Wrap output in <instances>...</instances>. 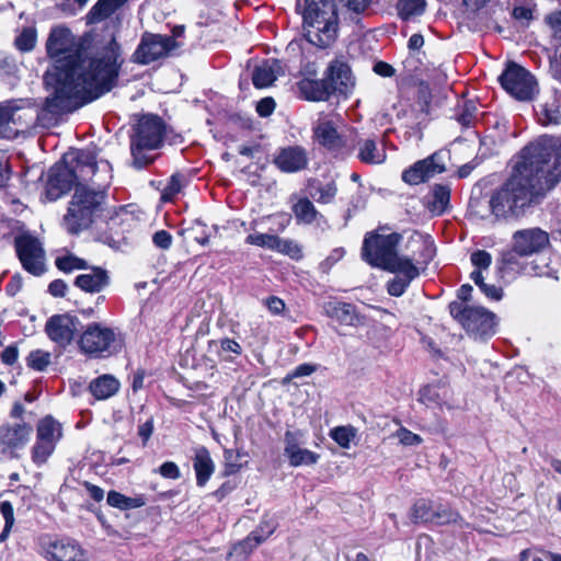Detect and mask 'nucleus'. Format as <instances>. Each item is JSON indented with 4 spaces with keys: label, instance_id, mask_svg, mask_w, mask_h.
Masks as SVG:
<instances>
[{
    "label": "nucleus",
    "instance_id": "nucleus-1",
    "mask_svg": "<svg viewBox=\"0 0 561 561\" xmlns=\"http://www.w3.org/2000/svg\"><path fill=\"white\" fill-rule=\"evenodd\" d=\"M72 45L73 35L69 28H51L46 50L59 65L54 73L45 76L49 93L37 112V121L43 127L56 126L64 115L99 99L116 85L123 59L115 33L92 56L81 50L67 55Z\"/></svg>",
    "mask_w": 561,
    "mask_h": 561
},
{
    "label": "nucleus",
    "instance_id": "nucleus-2",
    "mask_svg": "<svg viewBox=\"0 0 561 561\" xmlns=\"http://www.w3.org/2000/svg\"><path fill=\"white\" fill-rule=\"evenodd\" d=\"M520 159L512 175L490 197L491 213L497 219L518 218L526 207L549 192L536 169L523 157V151Z\"/></svg>",
    "mask_w": 561,
    "mask_h": 561
},
{
    "label": "nucleus",
    "instance_id": "nucleus-3",
    "mask_svg": "<svg viewBox=\"0 0 561 561\" xmlns=\"http://www.w3.org/2000/svg\"><path fill=\"white\" fill-rule=\"evenodd\" d=\"M99 188L77 184L64 218V226L71 234H77L89 228L98 218L104 217L111 230L125 224L130 214L125 206L106 208V192L101 183Z\"/></svg>",
    "mask_w": 561,
    "mask_h": 561
},
{
    "label": "nucleus",
    "instance_id": "nucleus-4",
    "mask_svg": "<svg viewBox=\"0 0 561 561\" xmlns=\"http://www.w3.org/2000/svg\"><path fill=\"white\" fill-rule=\"evenodd\" d=\"M306 41L318 47L331 46L337 36V10L334 0H305L302 11Z\"/></svg>",
    "mask_w": 561,
    "mask_h": 561
},
{
    "label": "nucleus",
    "instance_id": "nucleus-5",
    "mask_svg": "<svg viewBox=\"0 0 561 561\" xmlns=\"http://www.w3.org/2000/svg\"><path fill=\"white\" fill-rule=\"evenodd\" d=\"M164 136L165 124L161 117L154 114L142 115L130 137L133 165L141 169L153 162L156 156L151 152L163 145Z\"/></svg>",
    "mask_w": 561,
    "mask_h": 561
},
{
    "label": "nucleus",
    "instance_id": "nucleus-6",
    "mask_svg": "<svg viewBox=\"0 0 561 561\" xmlns=\"http://www.w3.org/2000/svg\"><path fill=\"white\" fill-rule=\"evenodd\" d=\"M522 151L549 191L561 181V139L543 136Z\"/></svg>",
    "mask_w": 561,
    "mask_h": 561
},
{
    "label": "nucleus",
    "instance_id": "nucleus-7",
    "mask_svg": "<svg viewBox=\"0 0 561 561\" xmlns=\"http://www.w3.org/2000/svg\"><path fill=\"white\" fill-rule=\"evenodd\" d=\"M13 233V245L23 268L34 276H41L46 271V253L38 238L24 229L18 220H3Z\"/></svg>",
    "mask_w": 561,
    "mask_h": 561
},
{
    "label": "nucleus",
    "instance_id": "nucleus-8",
    "mask_svg": "<svg viewBox=\"0 0 561 561\" xmlns=\"http://www.w3.org/2000/svg\"><path fill=\"white\" fill-rule=\"evenodd\" d=\"M448 309L450 316L476 339H484L494 334L495 314L485 308L451 301Z\"/></svg>",
    "mask_w": 561,
    "mask_h": 561
},
{
    "label": "nucleus",
    "instance_id": "nucleus-9",
    "mask_svg": "<svg viewBox=\"0 0 561 561\" xmlns=\"http://www.w3.org/2000/svg\"><path fill=\"white\" fill-rule=\"evenodd\" d=\"M402 236L397 232L381 234L377 231L366 233L362 257L371 266L385 270L398 254L397 248Z\"/></svg>",
    "mask_w": 561,
    "mask_h": 561
},
{
    "label": "nucleus",
    "instance_id": "nucleus-10",
    "mask_svg": "<svg viewBox=\"0 0 561 561\" xmlns=\"http://www.w3.org/2000/svg\"><path fill=\"white\" fill-rule=\"evenodd\" d=\"M502 88L519 101H530L538 93L536 78L516 62H508L499 77Z\"/></svg>",
    "mask_w": 561,
    "mask_h": 561
},
{
    "label": "nucleus",
    "instance_id": "nucleus-11",
    "mask_svg": "<svg viewBox=\"0 0 561 561\" xmlns=\"http://www.w3.org/2000/svg\"><path fill=\"white\" fill-rule=\"evenodd\" d=\"M62 437V426L51 415L38 421L36 426V440L32 448V460L36 466L44 465L56 449Z\"/></svg>",
    "mask_w": 561,
    "mask_h": 561
},
{
    "label": "nucleus",
    "instance_id": "nucleus-12",
    "mask_svg": "<svg viewBox=\"0 0 561 561\" xmlns=\"http://www.w3.org/2000/svg\"><path fill=\"white\" fill-rule=\"evenodd\" d=\"M176 47V41L170 35L145 32L131 56V61L138 65H149L169 56Z\"/></svg>",
    "mask_w": 561,
    "mask_h": 561
},
{
    "label": "nucleus",
    "instance_id": "nucleus-13",
    "mask_svg": "<svg viewBox=\"0 0 561 561\" xmlns=\"http://www.w3.org/2000/svg\"><path fill=\"white\" fill-rule=\"evenodd\" d=\"M39 547L46 561H88L85 550L70 537L45 535L39 538Z\"/></svg>",
    "mask_w": 561,
    "mask_h": 561
},
{
    "label": "nucleus",
    "instance_id": "nucleus-14",
    "mask_svg": "<svg viewBox=\"0 0 561 561\" xmlns=\"http://www.w3.org/2000/svg\"><path fill=\"white\" fill-rule=\"evenodd\" d=\"M499 273L502 278L513 279L517 275L543 276L545 266L538 265L536 260L517 251L513 245L502 253L497 262Z\"/></svg>",
    "mask_w": 561,
    "mask_h": 561
},
{
    "label": "nucleus",
    "instance_id": "nucleus-15",
    "mask_svg": "<svg viewBox=\"0 0 561 561\" xmlns=\"http://www.w3.org/2000/svg\"><path fill=\"white\" fill-rule=\"evenodd\" d=\"M313 137L335 158L345 159L355 149L354 139L339 133L331 121H320L313 128Z\"/></svg>",
    "mask_w": 561,
    "mask_h": 561
},
{
    "label": "nucleus",
    "instance_id": "nucleus-16",
    "mask_svg": "<svg viewBox=\"0 0 561 561\" xmlns=\"http://www.w3.org/2000/svg\"><path fill=\"white\" fill-rule=\"evenodd\" d=\"M116 340V333L112 328L101 323H90L83 330L79 339V347L92 357H103L108 353Z\"/></svg>",
    "mask_w": 561,
    "mask_h": 561
},
{
    "label": "nucleus",
    "instance_id": "nucleus-17",
    "mask_svg": "<svg viewBox=\"0 0 561 561\" xmlns=\"http://www.w3.org/2000/svg\"><path fill=\"white\" fill-rule=\"evenodd\" d=\"M324 77L332 95L346 98L355 87V78L350 65L342 58H335L330 62Z\"/></svg>",
    "mask_w": 561,
    "mask_h": 561
},
{
    "label": "nucleus",
    "instance_id": "nucleus-18",
    "mask_svg": "<svg viewBox=\"0 0 561 561\" xmlns=\"http://www.w3.org/2000/svg\"><path fill=\"white\" fill-rule=\"evenodd\" d=\"M79 325L77 317L69 313L55 314L47 320L45 332L54 343L65 348L71 344Z\"/></svg>",
    "mask_w": 561,
    "mask_h": 561
},
{
    "label": "nucleus",
    "instance_id": "nucleus-19",
    "mask_svg": "<svg viewBox=\"0 0 561 561\" xmlns=\"http://www.w3.org/2000/svg\"><path fill=\"white\" fill-rule=\"evenodd\" d=\"M77 185V174L73 168H70L62 160L50 168L46 185V197L50 202L57 201L68 193L73 185Z\"/></svg>",
    "mask_w": 561,
    "mask_h": 561
},
{
    "label": "nucleus",
    "instance_id": "nucleus-20",
    "mask_svg": "<svg viewBox=\"0 0 561 561\" xmlns=\"http://www.w3.org/2000/svg\"><path fill=\"white\" fill-rule=\"evenodd\" d=\"M512 245L531 257L549 245V234L537 227L517 230L512 236Z\"/></svg>",
    "mask_w": 561,
    "mask_h": 561
},
{
    "label": "nucleus",
    "instance_id": "nucleus-21",
    "mask_svg": "<svg viewBox=\"0 0 561 561\" xmlns=\"http://www.w3.org/2000/svg\"><path fill=\"white\" fill-rule=\"evenodd\" d=\"M446 170L445 164L440 161V156L434 153L431 157L420 160L404 170L402 180L410 185H417Z\"/></svg>",
    "mask_w": 561,
    "mask_h": 561
},
{
    "label": "nucleus",
    "instance_id": "nucleus-22",
    "mask_svg": "<svg viewBox=\"0 0 561 561\" xmlns=\"http://www.w3.org/2000/svg\"><path fill=\"white\" fill-rule=\"evenodd\" d=\"M300 433L287 431L284 435V455L291 467L312 466L318 462L320 455L300 447Z\"/></svg>",
    "mask_w": 561,
    "mask_h": 561
},
{
    "label": "nucleus",
    "instance_id": "nucleus-23",
    "mask_svg": "<svg viewBox=\"0 0 561 561\" xmlns=\"http://www.w3.org/2000/svg\"><path fill=\"white\" fill-rule=\"evenodd\" d=\"M308 163V152L300 146L282 148L274 158V164L285 173H296L305 170Z\"/></svg>",
    "mask_w": 561,
    "mask_h": 561
},
{
    "label": "nucleus",
    "instance_id": "nucleus-24",
    "mask_svg": "<svg viewBox=\"0 0 561 561\" xmlns=\"http://www.w3.org/2000/svg\"><path fill=\"white\" fill-rule=\"evenodd\" d=\"M245 243L260 248L276 251L283 254L294 256L300 252L298 245L291 240H285L276 234L270 233H252L245 238Z\"/></svg>",
    "mask_w": 561,
    "mask_h": 561
},
{
    "label": "nucleus",
    "instance_id": "nucleus-25",
    "mask_svg": "<svg viewBox=\"0 0 561 561\" xmlns=\"http://www.w3.org/2000/svg\"><path fill=\"white\" fill-rule=\"evenodd\" d=\"M33 428L23 421L8 424L2 428V451L23 448L30 440Z\"/></svg>",
    "mask_w": 561,
    "mask_h": 561
},
{
    "label": "nucleus",
    "instance_id": "nucleus-26",
    "mask_svg": "<svg viewBox=\"0 0 561 561\" xmlns=\"http://www.w3.org/2000/svg\"><path fill=\"white\" fill-rule=\"evenodd\" d=\"M297 89L301 99L311 102L328 101L332 96L325 77L322 79L304 78L297 82Z\"/></svg>",
    "mask_w": 561,
    "mask_h": 561
},
{
    "label": "nucleus",
    "instance_id": "nucleus-27",
    "mask_svg": "<svg viewBox=\"0 0 561 561\" xmlns=\"http://www.w3.org/2000/svg\"><path fill=\"white\" fill-rule=\"evenodd\" d=\"M89 272L80 274L75 279V285L87 293H100L110 283L106 270L102 267H89Z\"/></svg>",
    "mask_w": 561,
    "mask_h": 561
},
{
    "label": "nucleus",
    "instance_id": "nucleus-28",
    "mask_svg": "<svg viewBox=\"0 0 561 561\" xmlns=\"http://www.w3.org/2000/svg\"><path fill=\"white\" fill-rule=\"evenodd\" d=\"M357 148V158L366 164H380L386 160V151L381 145H378L375 138H358L354 140Z\"/></svg>",
    "mask_w": 561,
    "mask_h": 561
},
{
    "label": "nucleus",
    "instance_id": "nucleus-29",
    "mask_svg": "<svg viewBox=\"0 0 561 561\" xmlns=\"http://www.w3.org/2000/svg\"><path fill=\"white\" fill-rule=\"evenodd\" d=\"M193 468L196 474V484L204 486L215 471V462L205 446H198L194 449Z\"/></svg>",
    "mask_w": 561,
    "mask_h": 561
},
{
    "label": "nucleus",
    "instance_id": "nucleus-30",
    "mask_svg": "<svg viewBox=\"0 0 561 561\" xmlns=\"http://www.w3.org/2000/svg\"><path fill=\"white\" fill-rule=\"evenodd\" d=\"M280 73V62L276 59H267L254 67L252 71V82L255 88H267L274 83Z\"/></svg>",
    "mask_w": 561,
    "mask_h": 561
},
{
    "label": "nucleus",
    "instance_id": "nucleus-31",
    "mask_svg": "<svg viewBox=\"0 0 561 561\" xmlns=\"http://www.w3.org/2000/svg\"><path fill=\"white\" fill-rule=\"evenodd\" d=\"M325 311L329 317L344 325H356L359 322L356 307L344 301L330 302Z\"/></svg>",
    "mask_w": 561,
    "mask_h": 561
},
{
    "label": "nucleus",
    "instance_id": "nucleus-32",
    "mask_svg": "<svg viewBox=\"0 0 561 561\" xmlns=\"http://www.w3.org/2000/svg\"><path fill=\"white\" fill-rule=\"evenodd\" d=\"M450 201V188L447 185L436 184L425 197L426 208L436 216L445 213Z\"/></svg>",
    "mask_w": 561,
    "mask_h": 561
},
{
    "label": "nucleus",
    "instance_id": "nucleus-33",
    "mask_svg": "<svg viewBox=\"0 0 561 561\" xmlns=\"http://www.w3.org/2000/svg\"><path fill=\"white\" fill-rule=\"evenodd\" d=\"M62 160L69 167L88 168L89 172H96L100 168L96 162L95 150L92 148H84L67 152L62 157Z\"/></svg>",
    "mask_w": 561,
    "mask_h": 561
},
{
    "label": "nucleus",
    "instance_id": "nucleus-34",
    "mask_svg": "<svg viewBox=\"0 0 561 561\" xmlns=\"http://www.w3.org/2000/svg\"><path fill=\"white\" fill-rule=\"evenodd\" d=\"M128 0H98L87 14L88 24H96L110 18L116 10L123 7Z\"/></svg>",
    "mask_w": 561,
    "mask_h": 561
},
{
    "label": "nucleus",
    "instance_id": "nucleus-35",
    "mask_svg": "<svg viewBox=\"0 0 561 561\" xmlns=\"http://www.w3.org/2000/svg\"><path fill=\"white\" fill-rule=\"evenodd\" d=\"M295 219L298 224L311 225L322 215L317 210L308 197L299 198L291 207Z\"/></svg>",
    "mask_w": 561,
    "mask_h": 561
},
{
    "label": "nucleus",
    "instance_id": "nucleus-36",
    "mask_svg": "<svg viewBox=\"0 0 561 561\" xmlns=\"http://www.w3.org/2000/svg\"><path fill=\"white\" fill-rule=\"evenodd\" d=\"M118 389V380L110 375H103L90 383V391L98 400H105L114 396Z\"/></svg>",
    "mask_w": 561,
    "mask_h": 561
},
{
    "label": "nucleus",
    "instance_id": "nucleus-37",
    "mask_svg": "<svg viewBox=\"0 0 561 561\" xmlns=\"http://www.w3.org/2000/svg\"><path fill=\"white\" fill-rule=\"evenodd\" d=\"M385 271L396 273L397 276L412 282L420 275V271L416 265L413 264L412 259L407 256H400L397 254L389 265L385 267Z\"/></svg>",
    "mask_w": 561,
    "mask_h": 561
},
{
    "label": "nucleus",
    "instance_id": "nucleus-38",
    "mask_svg": "<svg viewBox=\"0 0 561 561\" xmlns=\"http://www.w3.org/2000/svg\"><path fill=\"white\" fill-rule=\"evenodd\" d=\"M337 194V186L334 181L322 183L314 180L310 184V196L319 204H330Z\"/></svg>",
    "mask_w": 561,
    "mask_h": 561
},
{
    "label": "nucleus",
    "instance_id": "nucleus-39",
    "mask_svg": "<svg viewBox=\"0 0 561 561\" xmlns=\"http://www.w3.org/2000/svg\"><path fill=\"white\" fill-rule=\"evenodd\" d=\"M106 502L110 506L119 508L121 511L139 508L146 504L144 495L129 497L117 491H110L107 493Z\"/></svg>",
    "mask_w": 561,
    "mask_h": 561
},
{
    "label": "nucleus",
    "instance_id": "nucleus-40",
    "mask_svg": "<svg viewBox=\"0 0 561 561\" xmlns=\"http://www.w3.org/2000/svg\"><path fill=\"white\" fill-rule=\"evenodd\" d=\"M433 515L432 524L435 525L457 524L460 528L468 526L459 513L445 505L434 507Z\"/></svg>",
    "mask_w": 561,
    "mask_h": 561
},
{
    "label": "nucleus",
    "instance_id": "nucleus-41",
    "mask_svg": "<svg viewBox=\"0 0 561 561\" xmlns=\"http://www.w3.org/2000/svg\"><path fill=\"white\" fill-rule=\"evenodd\" d=\"M456 121L465 128L474 126L478 119V107L474 101H465L455 114Z\"/></svg>",
    "mask_w": 561,
    "mask_h": 561
},
{
    "label": "nucleus",
    "instance_id": "nucleus-42",
    "mask_svg": "<svg viewBox=\"0 0 561 561\" xmlns=\"http://www.w3.org/2000/svg\"><path fill=\"white\" fill-rule=\"evenodd\" d=\"M433 510L434 506L431 501L421 499L414 503L411 508L410 519L417 523H431L433 520Z\"/></svg>",
    "mask_w": 561,
    "mask_h": 561
},
{
    "label": "nucleus",
    "instance_id": "nucleus-43",
    "mask_svg": "<svg viewBox=\"0 0 561 561\" xmlns=\"http://www.w3.org/2000/svg\"><path fill=\"white\" fill-rule=\"evenodd\" d=\"M537 115L542 125H558L561 119V112L557 100L541 104Z\"/></svg>",
    "mask_w": 561,
    "mask_h": 561
},
{
    "label": "nucleus",
    "instance_id": "nucleus-44",
    "mask_svg": "<svg viewBox=\"0 0 561 561\" xmlns=\"http://www.w3.org/2000/svg\"><path fill=\"white\" fill-rule=\"evenodd\" d=\"M425 0H398L397 11L402 20H409L412 16L421 15L425 11Z\"/></svg>",
    "mask_w": 561,
    "mask_h": 561
},
{
    "label": "nucleus",
    "instance_id": "nucleus-45",
    "mask_svg": "<svg viewBox=\"0 0 561 561\" xmlns=\"http://www.w3.org/2000/svg\"><path fill=\"white\" fill-rule=\"evenodd\" d=\"M51 362V355L47 351L34 350L26 357V365L36 370L44 371Z\"/></svg>",
    "mask_w": 561,
    "mask_h": 561
},
{
    "label": "nucleus",
    "instance_id": "nucleus-46",
    "mask_svg": "<svg viewBox=\"0 0 561 561\" xmlns=\"http://www.w3.org/2000/svg\"><path fill=\"white\" fill-rule=\"evenodd\" d=\"M355 436L356 430L353 426H337L330 432V437L342 448H348Z\"/></svg>",
    "mask_w": 561,
    "mask_h": 561
},
{
    "label": "nucleus",
    "instance_id": "nucleus-47",
    "mask_svg": "<svg viewBox=\"0 0 561 561\" xmlns=\"http://www.w3.org/2000/svg\"><path fill=\"white\" fill-rule=\"evenodd\" d=\"M184 175L180 173L173 174L162 191L161 199L163 202H172L173 198L181 192L182 187L184 186Z\"/></svg>",
    "mask_w": 561,
    "mask_h": 561
},
{
    "label": "nucleus",
    "instance_id": "nucleus-48",
    "mask_svg": "<svg viewBox=\"0 0 561 561\" xmlns=\"http://www.w3.org/2000/svg\"><path fill=\"white\" fill-rule=\"evenodd\" d=\"M58 270L70 273L76 270H87V262L83 259L77 257L72 254L58 256L55 261Z\"/></svg>",
    "mask_w": 561,
    "mask_h": 561
},
{
    "label": "nucleus",
    "instance_id": "nucleus-49",
    "mask_svg": "<svg viewBox=\"0 0 561 561\" xmlns=\"http://www.w3.org/2000/svg\"><path fill=\"white\" fill-rule=\"evenodd\" d=\"M14 44L21 51H30L36 44V30L33 27L24 28L20 35L16 36Z\"/></svg>",
    "mask_w": 561,
    "mask_h": 561
},
{
    "label": "nucleus",
    "instance_id": "nucleus-50",
    "mask_svg": "<svg viewBox=\"0 0 561 561\" xmlns=\"http://www.w3.org/2000/svg\"><path fill=\"white\" fill-rule=\"evenodd\" d=\"M263 542V536L259 531H252L244 540L237 543L233 548L236 553H250L254 548Z\"/></svg>",
    "mask_w": 561,
    "mask_h": 561
},
{
    "label": "nucleus",
    "instance_id": "nucleus-51",
    "mask_svg": "<svg viewBox=\"0 0 561 561\" xmlns=\"http://www.w3.org/2000/svg\"><path fill=\"white\" fill-rule=\"evenodd\" d=\"M263 542V536L259 531H252L244 540L237 543L233 548L236 553H250L254 548Z\"/></svg>",
    "mask_w": 561,
    "mask_h": 561
},
{
    "label": "nucleus",
    "instance_id": "nucleus-52",
    "mask_svg": "<svg viewBox=\"0 0 561 561\" xmlns=\"http://www.w3.org/2000/svg\"><path fill=\"white\" fill-rule=\"evenodd\" d=\"M396 437L399 439L400 444L404 446H416L423 442L420 435L412 433L405 427H400L396 432Z\"/></svg>",
    "mask_w": 561,
    "mask_h": 561
},
{
    "label": "nucleus",
    "instance_id": "nucleus-53",
    "mask_svg": "<svg viewBox=\"0 0 561 561\" xmlns=\"http://www.w3.org/2000/svg\"><path fill=\"white\" fill-rule=\"evenodd\" d=\"M153 472L159 473L164 479L176 480L181 477L179 466L173 461H165L159 468L154 469Z\"/></svg>",
    "mask_w": 561,
    "mask_h": 561
},
{
    "label": "nucleus",
    "instance_id": "nucleus-54",
    "mask_svg": "<svg viewBox=\"0 0 561 561\" xmlns=\"http://www.w3.org/2000/svg\"><path fill=\"white\" fill-rule=\"evenodd\" d=\"M410 284V280H407L401 276H396L392 280L388 283L387 289L390 296L400 297L401 295L404 294Z\"/></svg>",
    "mask_w": 561,
    "mask_h": 561
},
{
    "label": "nucleus",
    "instance_id": "nucleus-55",
    "mask_svg": "<svg viewBox=\"0 0 561 561\" xmlns=\"http://www.w3.org/2000/svg\"><path fill=\"white\" fill-rule=\"evenodd\" d=\"M2 517L4 518V528L2 529V541H4L14 523L13 507L8 501L2 502Z\"/></svg>",
    "mask_w": 561,
    "mask_h": 561
},
{
    "label": "nucleus",
    "instance_id": "nucleus-56",
    "mask_svg": "<svg viewBox=\"0 0 561 561\" xmlns=\"http://www.w3.org/2000/svg\"><path fill=\"white\" fill-rule=\"evenodd\" d=\"M471 263L478 267V270H488L492 263V257L485 250H477L470 256Z\"/></svg>",
    "mask_w": 561,
    "mask_h": 561
},
{
    "label": "nucleus",
    "instance_id": "nucleus-57",
    "mask_svg": "<svg viewBox=\"0 0 561 561\" xmlns=\"http://www.w3.org/2000/svg\"><path fill=\"white\" fill-rule=\"evenodd\" d=\"M172 236L167 230H159L153 233L152 242L153 244L162 250H168L172 244Z\"/></svg>",
    "mask_w": 561,
    "mask_h": 561
},
{
    "label": "nucleus",
    "instance_id": "nucleus-58",
    "mask_svg": "<svg viewBox=\"0 0 561 561\" xmlns=\"http://www.w3.org/2000/svg\"><path fill=\"white\" fill-rule=\"evenodd\" d=\"M348 11L362 14L364 13L369 5L371 4V0H340Z\"/></svg>",
    "mask_w": 561,
    "mask_h": 561
},
{
    "label": "nucleus",
    "instance_id": "nucleus-59",
    "mask_svg": "<svg viewBox=\"0 0 561 561\" xmlns=\"http://www.w3.org/2000/svg\"><path fill=\"white\" fill-rule=\"evenodd\" d=\"M22 107L19 105H15L14 101H7L5 103H2V124L4 122H12L15 123V112L21 110Z\"/></svg>",
    "mask_w": 561,
    "mask_h": 561
},
{
    "label": "nucleus",
    "instance_id": "nucleus-60",
    "mask_svg": "<svg viewBox=\"0 0 561 561\" xmlns=\"http://www.w3.org/2000/svg\"><path fill=\"white\" fill-rule=\"evenodd\" d=\"M275 110V101L272 98H264L259 101L256 112L261 117L270 116Z\"/></svg>",
    "mask_w": 561,
    "mask_h": 561
},
{
    "label": "nucleus",
    "instance_id": "nucleus-61",
    "mask_svg": "<svg viewBox=\"0 0 561 561\" xmlns=\"http://www.w3.org/2000/svg\"><path fill=\"white\" fill-rule=\"evenodd\" d=\"M265 306L267 307L268 311L275 316L282 314L285 310L284 300L276 296H271L266 298Z\"/></svg>",
    "mask_w": 561,
    "mask_h": 561
},
{
    "label": "nucleus",
    "instance_id": "nucleus-62",
    "mask_svg": "<svg viewBox=\"0 0 561 561\" xmlns=\"http://www.w3.org/2000/svg\"><path fill=\"white\" fill-rule=\"evenodd\" d=\"M68 285L62 279H55L48 286V293L54 297H65Z\"/></svg>",
    "mask_w": 561,
    "mask_h": 561
},
{
    "label": "nucleus",
    "instance_id": "nucleus-63",
    "mask_svg": "<svg viewBox=\"0 0 561 561\" xmlns=\"http://www.w3.org/2000/svg\"><path fill=\"white\" fill-rule=\"evenodd\" d=\"M548 23L553 31V38L561 42V11L549 15Z\"/></svg>",
    "mask_w": 561,
    "mask_h": 561
},
{
    "label": "nucleus",
    "instance_id": "nucleus-64",
    "mask_svg": "<svg viewBox=\"0 0 561 561\" xmlns=\"http://www.w3.org/2000/svg\"><path fill=\"white\" fill-rule=\"evenodd\" d=\"M424 45V37L420 33L413 34L408 41V48L410 54L420 55L421 48Z\"/></svg>",
    "mask_w": 561,
    "mask_h": 561
}]
</instances>
